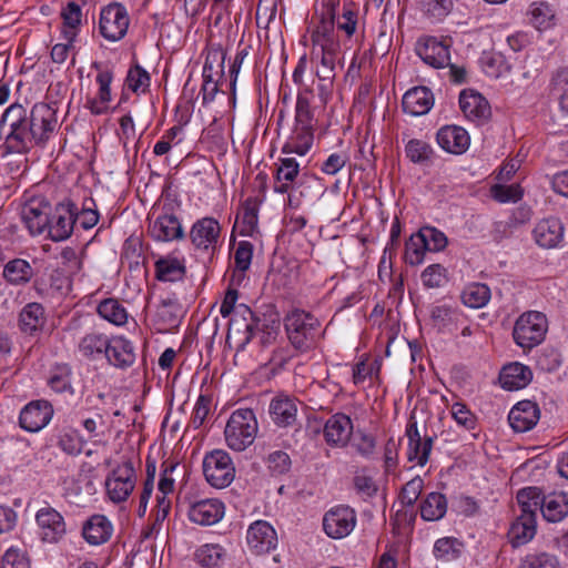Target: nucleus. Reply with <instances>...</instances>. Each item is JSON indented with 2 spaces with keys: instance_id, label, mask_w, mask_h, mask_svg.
I'll list each match as a JSON object with an SVG mask.
<instances>
[{
  "instance_id": "nucleus-1",
  "label": "nucleus",
  "mask_w": 568,
  "mask_h": 568,
  "mask_svg": "<svg viewBox=\"0 0 568 568\" xmlns=\"http://www.w3.org/2000/svg\"><path fill=\"white\" fill-rule=\"evenodd\" d=\"M57 125V110L50 104L36 103L30 112L21 104H11L0 120V128H8L2 154H24L43 146Z\"/></svg>"
},
{
  "instance_id": "nucleus-2",
  "label": "nucleus",
  "mask_w": 568,
  "mask_h": 568,
  "mask_svg": "<svg viewBox=\"0 0 568 568\" xmlns=\"http://www.w3.org/2000/svg\"><path fill=\"white\" fill-rule=\"evenodd\" d=\"M257 420L250 408L234 410L224 429L227 446L235 452H243L253 444L257 434Z\"/></svg>"
},
{
  "instance_id": "nucleus-3",
  "label": "nucleus",
  "mask_w": 568,
  "mask_h": 568,
  "mask_svg": "<svg viewBox=\"0 0 568 568\" xmlns=\"http://www.w3.org/2000/svg\"><path fill=\"white\" fill-rule=\"evenodd\" d=\"M285 329L292 345L300 351L313 347L320 335V321L311 313L293 310L285 317Z\"/></svg>"
},
{
  "instance_id": "nucleus-4",
  "label": "nucleus",
  "mask_w": 568,
  "mask_h": 568,
  "mask_svg": "<svg viewBox=\"0 0 568 568\" xmlns=\"http://www.w3.org/2000/svg\"><path fill=\"white\" fill-rule=\"evenodd\" d=\"M547 332V316L538 311H527L516 320L513 338L516 345L526 352L540 345L545 341Z\"/></svg>"
},
{
  "instance_id": "nucleus-5",
  "label": "nucleus",
  "mask_w": 568,
  "mask_h": 568,
  "mask_svg": "<svg viewBox=\"0 0 568 568\" xmlns=\"http://www.w3.org/2000/svg\"><path fill=\"white\" fill-rule=\"evenodd\" d=\"M136 471L132 458L124 456L105 478V491L108 498L120 504L125 501L134 490Z\"/></svg>"
},
{
  "instance_id": "nucleus-6",
  "label": "nucleus",
  "mask_w": 568,
  "mask_h": 568,
  "mask_svg": "<svg viewBox=\"0 0 568 568\" xmlns=\"http://www.w3.org/2000/svg\"><path fill=\"white\" fill-rule=\"evenodd\" d=\"M225 57L226 53L220 45H213L207 49L202 72L203 83L201 93L203 104L212 102L219 92V81L224 75Z\"/></svg>"
},
{
  "instance_id": "nucleus-7",
  "label": "nucleus",
  "mask_w": 568,
  "mask_h": 568,
  "mask_svg": "<svg viewBox=\"0 0 568 568\" xmlns=\"http://www.w3.org/2000/svg\"><path fill=\"white\" fill-rule=\"evenodd\" d=\"M203 474L212 487L225 488L234 480L235 467L226 452L216 449L205 455Z\"/></svg>"
},
{
  "instance_id": "nucleus-8",
  "label": "nucleus",
  "mask_w": 568,
  "mask_h": 568,
  "mask_svg": "<svg viewBox=\"0 0 568 568\" xmlns=\"http://www.w3.org/2000/svg\"><path fill=\"white\" fill-rule=\"evenodd\" d=\"M129 26L130 17L123 4L112 2L101 9L99 31L105 40L115 42L123 39Z\"/></svg>"
},
{
  "instance_id": "nucleus-9",
  "label": "nucleus",
  "mask_w": 568,
  "mask_h": 568,
  "mask_svg": "<svg viewBox=\"0 0 568 568\" xmlns=\"http://www.w3.org/2000/svg\"><path fill=\"white\" fill-rule=\"evenodd\" d=\"M222 227L214 217H202L194 222L190 231V240L193 246L211 256L222 244Z\"/></svg>"
},
{
  "instance_id": "nucleus-10",
  "label": "nucleus",
  "mask_w": 568,
  "mask_h": 568,
  "mask_svg": "<svg viewBox=\"0 0 568 568\" xmlns=\"http://www.w3.org/2000/svg\"><path fill=\"white\" fill-rule=\"evenodd\" d=\"M356 513L353 508L338 505L331 508L323 517V529L333 539L348 536L356 526Z\"/></svg>"
},
{
  "instance_id": "nucleus-11",
  "label": "nucleus",
  "mask_w": 568,
  "mask_h": 568,
  "mask_svg": "<svg viewBox=\"0 0 568 568\" xmlns=\"http://www.w3.org/2000/svg\"><path fill=\"white\" fill-rule=\"evenodd\" d=\"M51 213L50 203L42 196L28 200L21 207V219L31 235L47 231Z\"/></svg>"
},
{
  "instance_id": "nucleus-12",
  "label": "nucleus",
  "mask_w": 568,
  "mask_h": 568,
  "mask_svg": "<svg viewBox=\"0 0 568 568\" xmlns=\"http://www.w3.org/2000/svg\"><path fill=\"white\" fill-rule=\"evenodd\" d=\"M75 224V204L65 200L55 206L47 231L52 241L60 242L71 236Z\"/></svg>"
},
{
  "instance_id": "nucleus-13",
  "label": "nucleus",
  "mask_w": 568,
  "mask_h": 568,
  "mask_svg": "<svg viewBox=\"0 0 568 568\" xmlns=\"http://www.w3.org/2000/svg\"><path fill=\"white\" fill-rule=\"evenodd\" d=\"M313 49L341 51V40L335 29V20L312 18L307 28Z\"/></svg>"
},
{
  "instance_id": "nucleus-14",
  "label": "nucleus",
  "mask_w": 568,
  "mask_h": 568,
  "mask_svg": "<svg viewBox=\"0 0 568 568\" xmlns=\"http://www.w3.org/2000/svg\"><path fill=\"white\" fill-rule=\"evenodd\" d=\"M52 416L53 407L48 400H32L21 409L19 424L24 430L37 433L50 423Z\"/></svg>"
},
{
  "instance_id": "nucleus-15",
  "label": "nucleus",
  "mask_w": 568,
  "mask_h": 568,
  "mask_svg": "<svg viewBox=\"0 0 568 568\" xmlns=\"http://www.w3.org/2000/svg\"><path fill=\"white\" fill-rule=\"evenodd\" d=\"M36 523L40 530L41 540L44 542H58L67 532L62 515L50 506L42 507L37 511Z\"/></svg>"
},
{
  "instance_id": "nucleus-16",
  "label": "nucleus",
  "mask_w": 568,
  "mask_h": 568,
  "mask_svg": "<svg viewBox=\"0 0 568 568\" xmlns=\"http://www.w3.org/2000/svg\"><path fill=\"white\" fill-rule=\"evenodd\" d=\"M247 546L256 555L267 554L277 545L275 529L265 520L250 525L246 534Z\"/></svg>"
},
{
  "instance_id": "nucleus-17",
  "label": "nucleus",
  "mask_w": 568,
  "mask_h": 568,
  "mask_svg": "<svg viewBox=\"0 0 568 568\" xmlns=\"http://www.w3.org/2000/svg\"><path fill=\"white\" fill-rule=\"evenodd\" d=\"M189 519L197 525L211 526L219 523L224 515V504L216 498L191 501Z\"/></svg>"
},
{
  "instance_id": "nucleus-18",
  "label": "nucleus",
  "mask_w": 568,
  "mask_h": 568,
  "mask_svg": "<svg viewBox=\"0 0 568 568\" xmlns=\"http://www.w3.org/2000/svg\"><path fill=\"white\" fill-rule=\"evenodd\" d=\"M416 52L425 63L434 68L439 69L449 64V45L435 37L419 39Z\"/></svg>"
},
{
  "instance_id": "nucleus-19",
  "label": "nucleus",
  "mask_w": 568,
  "mask_h": 568,
  "mask_svg": "<svg viewBox=\"0 0 568 568\" xmlns=\"http://www.w3.org/2000/svg\"><path fill=\"white\" fill-rule=\"evenodd\" d=\"M150 236L158 242H170L184 237L182 224L176 215L164 212L149 224Z\"/></svg>"
},
{
  "instance_id": "nucleus-20",
  "label": "nucleus",
  "mask_w": 568,
  "mask_h": 568,
  "mask_svg": "<svg viewBox=\"0 0 568 568\" xmlns=\"http://www.w3.org/2000/svg\"><path fill=\"white\" fill-rule=\"evenodd\" d=\"M564 233L562 222L555 216L540 220L532 230L535 242L544 248L557 247L564 240Z\"/></svg>"
},
{
  "instance_id": "nucleus-21",
  "label": "nucleus",
  "mask_w": 568,
  "mask_h": 568,
  "mask_svg": "<svg viewBox=\"0 0 568 568\" xmlns=\"http://www.w3.org/2000/svg\"><path fill=\"white\" fill-rule=\"evenodd\" d=\"M352 433V419L342 413L332 415L324 425V437L326 443L331 446H346Z\"/></svg>"
},
{
  "instance_id": "nucleus-22",
  "label": "nucleus",
  "mask_w": 568,
  "mask_h": 568,
  "mask_svg": "<svg viewBox=\"0 0 568 568\" xmlns=\"http://www.w3.org/2000/svg\"><path fill=\"white\" fill-rule=\"evenodd\" d=\"M539 417L540 410L536 403L521 400L510 409L508 420L515 432L525 433L537 424Z\"/></svg>"
},
{
  "instance_id": "nucleus-23",
  "label": "nucleus",
  "mask_w": 568,
  "mask_h": 568,
  "mask_svg": "<svg viewBox=\"0 0 568 568\" xmlns=\"http://www.w3.org/2000/svg\"><path fill=\"white\" fill-rule=\"evenodd\" d=\"M438 145L448 153L463 154L470 144L468 132L458 125H445L436 135Z\"/></svg>"
},
{
  "instance_id": "nucleus-24",
  "label": "nucleus",
  "mask_w": 568,
  "mask_h": 568,
  "mask_svg": "<svg viewBox=\"0 0 568 568\" xmlns=\"http://www.w3.org/2000/svg\"><path fill=\"white\" fill-rule=\"evenodd\" d=\"M113 534V525L104 515L89 517L82 526V537L92 546L108 542Z\"/></svg>"
},
{
  "instance_id": "nucleus-25",
  "label": "nucleus",
  "mask_w": 568,
  "mask_h": 568,
  "mask_svg": "<svg viewBox=\"0 0 568 568\" xmlns=\"http://www.w3.org/2000/svg\"><path fill=\"white\" fill-rule=\"evenodd\" d=\"M434 105L432 91L426 87H415L408 90L402 100L403 110L414 116L424 115Z\"/></svg>"
},
{
  "instance_id": "nucleus-26",
  "label": "nucleus",
  "mask_w": 568,
  "mask_h": 568,
  "mask_svg": "<svg viewBox=\"0 0 568 568\" xmlns=\"http://www.w3.org/2000/svg\"><path fill=\"white\" fill-rule=\"evenodd\" d=\"M459 106L464 115L474 122H484L490 116L488 101L477 92L463 91L459 95Z\"/></svg>"
},
{
  "instance_id": "nucleus-27",
  "label": "nucleus",
  "mask_w": 568,
  "mask_h": 568,
  "mask_svg": "<svg viewBox=\"0 0 568 568\" xmlns=\"http://www.w3.org/2000/svg\"><path fill=\"white\" fill-rule=\"evenodd\" d=\"M406 436L408 438V460L416 462V464L420 466L425 465L432 450L433 439L427 437L422 440L416 422H412L407 425Z\"/></svg>"
},
{
  "instance_id": "nucleus-28",
  "label": "nucleus",
  "mask_w": 568,
  "mask_h": 568,
  "mask_svg": "<svg viewBox=\"0 0 568 568\" xmlns=\"http://www.w3.org/2000/svg\"><path fill=\"white\" fill-rule=\"evenodd\" d=\"M104 356L111 365L120 368L130 367L135 361L134 347L123 336L111 337Z\"/></svg>"
},
{
  "instance_id": "nucleus-29",
  "label": "nucleus",
  "mask_w": 568,
  "mask_h": 568,
  "mask_svg": "<svg viewBox=\"0 0 568 568\" xmlns=\"http://www.w3.org/2000/svg\"><path fill=\"white\" fill-rule=\"evenodd\" d=\"M531 369L521 363L505 365L499 374L500 385L507 390L521 389L531 382Z\"/></svg>"
},
{
  "instance_id": "nucleus-30",
  "label": "nucleus",
  "mask_w": 568,
  "mask_h": 568,
  "mask_svg": "<svg viewBox=\"0 0 568 568\" xmlns=\"http://www.w3.org/2000/svg\"><path fill=\"white\" fill-rule=\"evenodd\" d=\"M273 190L276 193H288L300 175V164L294 158H281L276 163Z\"/></svg>"
},
{
  "instance_id": "nucleus-31",
  "label": "nucleus",
  "mask_w": 568,
  "mask_h": 568,
  "mask_svg": "<svg viewBox=\"0 0 568 568\" xmlns=\"http://www.w3.org/2000/svg\"><path fill=\"white\" fill-rule=\"evenodd\" d=\"M270 415L277 426L290 427L296 422L297 406L288 396H276L271 400Z\"/></svg>"
},
{
  "instance_id": "nucleus-32",
  "label": "nucleus",
  "mask_w": 568,
  "mask_h": 568,
  "mask_svg": "<svg viewBox=\"0 0 568 568\" xmlns=\"http://www.w3.org/2000/svg\"><path fill=\"white\" fill-rule=\"evenodd\" d=\"M258 323L260 320L255 316L253 311L245 304H240L236 306L234 317L230 322V331L234 328L241 332L243 328L244 338L242 344L246 345L258 329Z\"/></svg>"
},
{
  "instance_id": "nucleus-33",
  "label": "nucleus",
  "mask_w": 568,
  "mask_h": 568,
  "mask_svg": "<svg viewBox=\"0 0 568 568\" xmlns=\"http://www.w3.org/2000/svg\"><path fill=\"white\" fill-rule=\"evenodd\" d=\"M314 129L312 126H296L292 131L291 136L282 148V153H296L305 155L313 145Z\"/></svg>"
},
{
  "instance_id": "nucleus-34",
  "label": "nucleus",
  "mask_w": 568,
  "mask_h": 568,
  "mask_svg": "<svg viewBox=\"0 0 568 568\" xmlns=\"http://www.w3.org/2000/svg\"><path fill=\"white\" fill-rule=\"evenodd\" d=\"M45 323L44 308L40 303H28L19 314V327L26 334H34Z\"/></svg>"
},
{
  "instance_id": "nucleus-35",
  "label": "nucleus",
  "mask_w": 568,
  "mask_h": 568,
  "mask_svg": "<svg viewBox=\"0 0 568 568\" xmlns=\"http://www.w3.org/2000/svg\"><path fill=\"white\" fill-rule=\"evenodd\" d=\"M536 535V519L531 515H519L513 523L508 537L514 547L528 544Z\"/></svg>"
},
{
  "instance_id": "nucleus-36",
  "label": "nucleus",
  "mask_w": 568,
  "mask_h": 568,
  "mask_svg": "<svg viewBox=\"0 0 568 568\" xmlns=\"http://www.w3.org/2000/svg\"><path fill=\"white\" fill-rule=\"evenodd\" d=\"M541 514L547 521L562 520L568 515V494L552 493L544 496Z\"/></svg>"
},
{
  "instance_id": "nucleus-37",
  "label": "nucleus",
  "mask_w": 568,
  "mask_h": 568,
  "mask_svg": "<svg viewBox=\"0 0 568 568\" xmlns=\"http://www.w3.org/2000/svg\"><path fill=\"white\" fill-rule=\"evenodd\" d=\"M111 337L98 332L85 334L79 342L78 348L81 355L89 359H95L105 355Z\"/></svg>"
},
{
  "instance_id": "nucleus-38",
  "label": "nucleus",
  "mask_w": 568,
  "mask_h": 568,
  "mask_svg": "<svg viewBox=\"0 0 568 568\" xmlns=\"http://www.w3.org/2000/svg\"><path fill=\"white\" fill-rule=\"evenodd\" d=\"M2 275L11 285H24L33 277L34 271L28 261L13 258L4 265Z\"/></svg>"
},
{
  "instance_id": "nucleus-39",
  "label": "nucleus",
  "mask_w": 568,
  "mask_h": 568,
  "mask_svg": "<svg viewBox=\"0 0 568 568\" xmlns=\"http://www.w3.org/2000/svg\"><path fill=\"white\" fill-rule=\"evenodd\" d=\"M464 542L455 537H443L435 541L433 555L436 560L450 562L462 557Z\"/></svg>"
},
{
  "instance_id": "nucleus-40",
  "label": "nucleus",
  "mask_w": 568,
  "mask_h": 568,
  "mask_svg": "<svg viewBox=\"0 0 568 568\" xmlns=\"http://www.w3.org/2000/svg\"><path fill=\"white\" fill-rule=\"evenodd\" d=\"M420 517L426 521L442 519L447 511V499L445 495L433 491L420 503Z\"/></svg>"
},
{
  "instance_id": "nucleus-41",
  "label": "nucleus",
  "mask_w": 568,
  "mask_h": 568,
  "mask_svg": "<svg viewBox=\"0 0 568 568\" xmlns=\"http://www.w3.org/2000/svg\"><path fill=\"white\" fill-rule=\"evenodd\" d=\"M544 494L538 487H526L517 493L520 515H531L536 519L537 511H541Z\"/></svg>"
},
{
  "instance_id": "nucleus-42",
  "label": "nucleus",
  "mask_w": 568,
  "mask_h": 568,
  "mask_svg": "<svg viewBox=\"0 0 568 568\" xmlns=\"http://www.w3.org/2000/svg\"><path fill=\"white\" fill-rule=\"evenodd\" d=\"M530 22L537 30H547L555 26L556 14L546 1L532 2L529 9Z\"/></svg>"
},
{
  "instance_id": "nucleus-43",
  "label": "nucleus",
  "mask_w": 568,
  "mask_h": 568,
  "mask_svg": "<svg viewBox=\"0 0 568 568\" xmlns=\"http://www.w3.org/2000/svg\"><path fill=\"white\" fill-rule=\"evenodd\" d=\"M156 277L164 282L182 280L185 274V266L176 257H163L155 262Z\"/></svg>"
},
{
  "instance_id": "nucleus-44",
  "label": "nucleus",
  "mask_w": 568,
  "mask_h": 568,
  "mask_svg": "<svg viewBox=\"0 0 568 568\" xmlns=\"http://www.w3.org/2000/svg\"><path fill=\"white\" fill-rule=\"evenodd\" d=\"M462 302L470 308H481L490 300V288L483 283H471L462 292Z\"/></svg>"
},
{
  "instance_id": "nucleus-45",
  "label": "nucleus",
  "mask_w": 568,
  "mask_h": 568,
  "mask_svg": "<svg viewBox=\"0 0 568 568\" xmlns=\"http://www.w3.org/2000/svg\"><path fill=\"white\" fill-rule=\"evenodd\" d=\"M99 315L105 321L121 326L128 322L125 307L115 298H105L98 305Z\"/></svg>"
},
{
  "instance_id": "nucleus-46",
  "label": "nucleus",
  "mask_w": 568,
  "mask_h": 568,
  "mask_svg": "<svg viewBox=\"0 0 568 568\" xmlns=\"http://www.w3.org/2000/svg\"><path fill=\"white\" fill-rule=\"evenodd\" d=\"M428 251L426 240L420 232L410 235L405 243V262L412 266L423 263L425 253Z\"/></svg>"
},
{
  "instance_id": "nucleus-47",
  "label": "nucleus",
  "mask_w": 568,
  "mask_h": 568,
  "mask_svg": "<svg viewBox=\"0 0 568 568\" xmlns=\"http://www.w3.org/2000/svg\"><path fill=\"white\" fill-rule=\"evenodd\" d=\"M224 556V548L217 544L203 545L195 554L201 568H217Z\"/></svg>"
},
{
  "instance_id": "nucleus-48",
  "label": "nucleus",
  "mask_w": 568,
  "mask_h": 568,
  "mask_svg": "<svg viewBox=\"0 0 568 568\" xmlns=\"http://www.w3.org/2000/svg\"><path fill=\"white\" fill-rule=\"evenodd\" d=\"M518 568H560L556 556L548 552L527 554L520 559Z\"/></svg>"
},
{
  "instance_id": "nucleus-49",
  "label": "nucleus",
  "mask_w": 568,
  "mask_h": 568,
  "mask_svg": "<svg viewBox=\"0 0 568 568\" xmlns=\"http://www.w3.org/2000/svg\"><path fill=\"white\" fill-rule=\"evenodd\" d=\"M150 81L149 72L139 64L131 67L125 78L126 87L134 93L145 92Z\"/></svg>"
},
{
  "instance_id": "nucleus-50",
  "label": "nucleus",
  "mask_w": 568,
  "mask_h": 568,
  "mask_svg": "<svg viewBox=\"0 0 568 568\" xmlns=\"http://www.w3.org/2000/svg\"><path fill=\"white\" fill-rule=\"evenodd\" d=\"M92 68L98 71L95 81L99 85L97 95L102 103H109L111 101V83L113 80V72L108 68H102L99 62H93Z\"/></svg>"
},
{
  "instance_id": "nucleus-51",
  "label": "nucleus",
  "mask_w": 568,
  "mask_h": 568,
  "mask_svg": "<svg viewBox=\"0 0 568 568\" xmlns=\"http://www.w3.org/2000/svg\"><path fill=\"white\" fill-rule=\"evenodd\" d=\"M405 151L407 158L413 163L418 164H424L429 161L433 154L432 146L427 142L417 139L409 140L406 144Z\"/></svg>"
},
{
  "instance_id": "nucleus-52",
  "label": "nucleus",
  "mask_w": 568,
  "mask_h": 568,
  "mask_svg": "<svg viewBox=\"0 0 568 568\" xmlns=\"http://www.w3.org/2000/svg\"><path fill=\"white\" fill-rule=\"evenodd\" d=\"M320 62L316 64L315 74L317 78H336V67L341 51H320Z\"/></svg>"
},
{
  "instance_id": "nucleus-53",
  "label": "nucleus",
  "mask_w": 568,
  "mask_h": 568,
  "mask_svg": "<svg viewBox=\"0 0 568 568\" xmlns=\"http://www.w3.org/2000/svg\"><path fill=\"white\" fill-rule=\"evenodd\" d=\"M450 415L457 425L466 430H473L477 426L476 415L464 403H454L450 407Z\"/></svg>"
},
{
  "instance_id": "nucleus-54",
  "label": "nucleus",
  "mask_w": 568,
  "mask_h": 568,
  "mask_svg": "<svg viewBox=\"0 0 568 568\" xmlns=\"http://www.w3.org/2000/svg\"><path fill=\"white\" fill-rule=\"evenodd\" d=\"M75 219L77 223L84 230H90L98 224L99 213L95 210V203L93 199H85L80 212L75 206Z\"/></svg>"
},
{
  "instance_id": "nucleus-55",
  "label": "nucleus",
  "mask_w": 568,
  "mask_h": 568,
  "mask_svg": "<svg viewBox=\"0 0 568 568\" xmlns=\"http://www.w3.org/2000/svg\"><path fill=\"white\" fill-rule=\"evenodd\" d=\"M314 115L311 110V102L306 93H300L295 106V125L312 126L314 129Z\"/></svg>"
},
{
  "instance_id": "nucleus-56",
  "label": "nucleus",
  "mask_w": 568,
  "mask_h": 568,
  "mask_svg": "<svg viewBox=\"0 0 568 568\" xmlns=\"http://www.w3.org/2000/svg\"><path fill=\"white\" fill-rule=\"evenodd\" d=\"M420 277L427 288H438L447 281V270L440 264H432L423 271Z\"/></svg>"
},
{
  "instance_id": "nucleus-57",
  "label": "nucleus",
  "mask_w": 568,
  "mask_h": 568,
  "mask_svg": "<svg viewBox=\"0 0 568 568\" xmlns=\"http://www.w3.org/2000/svg\"><path fill=\"white\" fill-rule=\"evenodd\" d=\"M358 23V13L352 8L344 7L343 13L337 18L335 22V29L344 32L347 39H351L356 32Z\"/></svg>"
},
{
  "instance_id": "nucleus-58",
  "label": "nucleus",
  "mask_w": 568,
  "mask_h": 568,
  "mask_svg": "<svg viewBox=\"0 0 568 568\" xmlns=\"http://www.w3.org/2000/svg\"><path fill=\"white\" fill-rule=\"evenodd\" d=\"M253 257V244L248 241H241L234 252L235 272L244 274L251 266Z\"/></svg>"
},
{
  "instance_id": "nucleus-59",
  "label": "nucleus",
  "mask_w": 568,
  "mask_h": 568,
  "mask_svg": "<svg viewBox=\"0 0 568 568\" xmlns=\"http://www.w3.org/2000/svg\"><path fill=\"white\" fill-rule=\"evenodd\" d=\"M422 236L426 240L427 248L430 252H439L447 246L446 235L436 227L425 226L419 230Z\"/></svg>"
},
{
  "instance_id": "nucleus-60",
  "label": "nucleus",
  "mask_w": 568,
  "mask_h": 568,
  "mask_svg": "<svg viewBox=\"0 0 568 568\" xmlns=\"http://www.w3.org/2000/svg\"><path fill=\"white\" fill-rule=\"evenodd\" d=\"M424 488V480L416 476L407 481L400 491V501L403 505L413 506L419 498Z\"/></svg>"
},
{
  "instance_id": "nucleus-61",
  "label": "nucleus",
  "mask_w": 568,
  "mask_h": 568,
  "mask_svg": "<svg viewBox=\"0 0 568 568\" xmlns=\"http://www.w3.org/2000/svg\"><path fill=\"white\" fill-rule=\"evenodd\" d=\"M267 468L274 476L287 473L291 468V458L287 453L276 450L271 453L266 459Z\"/></svg>"
},
{
  "instance_id": "nucleus-62",
  "label": "nucleus",
  "mask_w": 568,
  "mask_h": 568,
  "mask_svg": "<svg viewBox=\"0 0 568 568\" xmlns=\"http://www.w3.org/2000/svg\"><path fill=\"white\" fill-rule=\"evenodd\" d=\"M491 194L493 197L500 203L517 202L523 196V190L518 184H497L491 187Z\"/></svg>"
},
{
  "instance_id": "nucleus-63",
  "label": "nucleus",
  "mask_w": 568,
  "mask_h": 568,
  "mask_svg": "<svg viewBox=\"0 0 568 568\" xmlns=\"http://www.w3.org/2000/svg\"><path fill=\"white\" fill-rule=\"evenodd\" d=\"M457 311L449 305H436L432 307L430 317L439 327H447L457 320Z\"/></svg>"
},
{
  "instance_id": "nucleus-64",
  "label": "nucleus",
  "mask_w": 568,
  "mask_h": 568,
  "mask_svg": "<svg viewBox=\"0 0 568 568\" xmlns=\"http://www.w3.org/2000/svg\"><path fill=\"white\" fill-rule=\"evenodd\" d=\"M1 568H29V560L19 548L11 547L2 557Z\"/></svg>"
}]
</instances>
